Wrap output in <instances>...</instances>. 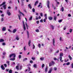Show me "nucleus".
I'll list each match as a JSON object with an SVG mask.
<instances>
[{
    "mask_svg": "<svg viewBox=\"0 0 73 73\" xmlns=\"http://www.w3.org/2000/svg\"><path fill=\"white\" fill-rule=\"evenodd\" d=\"M19 69L20 70H21V69H22V65L20 66L19 68Z\"/></svg>",
    "mask_w": 73,
    "mask_h": 73,
    "instance_id": "obj_43",
    "label": "nucleus"
},
{
    "mask_svg": "<svg viewBox=\"0 0 73 73\" xmlns=\"http://www.w3.org/2000/svg\"><path fill=\"white\" fill-rule=\"evenodd\" d=\"M19 13H20V14H21L23 16H24V15L23 13H22L21 12V11H20L19 10Z\"/></svg>",
    "mask_w": 73,
    "mask_h": 73,
    "instance_id": "obj_20",
    "label": "nucleus"
},
{
    "mask_svg": "<svg viewBox=\"0 0 73 73\" xmlns=\"http://www.w3.org/2000/svg\"><path fill=\"white\" fill-rule=\"evenodd\" d=\"M39 5L38 6V7H40L41 6V3H39Z\"/></svg>",
    "mask_w": 73,
    "mask_h": 73,
    "instance_id": "obj_42",
    "label": "nucleus"
},
{
    "mask_svg": "<svg viewBox=\"0 0 73 73\" xmlns=\"http://www.w3.org/2000/svg\"><path fill=\"white\" fill-rule=\"evenodd\" d=\"M31 40H30L28 42V45H29V46H31Z\"/></svg>",
    "mask_w": 73,
    "mask_h": 73,
    "instance_id": "obj_23",
    "label": "nucleus"
},
{
    "mask_svg": "<svg viewBox=\"0 0 73 73\" xmlns=\"http://www.w3.org/2000/svg\"><path fill=\"white\" fill-rule=\"evenodd\" d=\"M31 59H32V60H35V58L32 57L31 58Z\"/></svg>",
    "mask_w": 73,
    "mask_h": 73,
    "instance_id": "obj_53",
    "label": "nucleus"
},
{
    "mask_svg": "<svg viewBox=\"0 0 73 73\" xmlns=\"http://www.w3.org/2000/svg\"><path fill=\"white\" fill-rule=\"evenodd\" d=\"M19 58H21V55H19Z\"/></svg>",
    "mask_w": 73,
    "mask_h": 73,
    "instance_id": "obj_54",
    "label": "nucleus"
},
{
    "mask_svg": "<svg viewBox=\"0 0 73 73\" xmlns=\"http://www.w3.org/2000/svg\"><path fill=\"white\" fill-rule=\"evenodd\" d=\"M68 17H71V15L69 14L68 15Z\"/></svg>",
    "mask_w": 73,
    "mask_h": 73,
    "instance_id": "obj_62",
    "label": "nucleus"
},
{
    "mask_svg": "<svg viewBox=\"0 0 73 73\" xmlns=\"http://www.w3.org/2000/svg\"><path fill=\"white\" fill-rule=\"evenodd\" d=\"M35 31L36 32H39V30L38 29H36V30Z\"/></svg>",
    "mask_w": 73,
    "mask_h": 73,
    "instance_id": "obj_40",
    "label": "nucleus"
},
{
    "mask_svg": "<svg viewBox=\"0 0 73 73\" xmlns=\"http://www.w3.org/2000/svg\"><path fill=\"white\" fill-rule=\"evenodd\" d=\"M38 1H36L35 3V5H37V4H38Z\"/></svg>",
    "mask_w": 73,
    "mask_h": 73,
    "instance_id": "obj_33",
    "label": "nucleus"
},
{
    "mask_svg": "<svg viewBox=\"0 0 73 73\" xmlns=\"http://www.w3.org/2000/svg\"><path fill=\"white\" fill-rule=\"evenodd\" d=\"M32 20V17L31 16L30 17L29 19V21H31Z\"/></svg>",
    "mask_w": 73,
    "mask_h": 73,
    "instance_id": "obj_30",
    "label": "nucleus"
},
{
    "mask_svg": "<svg viewBox=\"0 0 73 73\" xmlns=\"http://www.w3.org/2000/svg\"><path fill=\"white\" fill-rule=\"evenodd\" d=\"M4 9H6V5H3V6Z\"/></svg>",
    "mask_w": 73,
    "mask_h": 73,
    "instance_id": "obj_21",
    "label": "nucleus"
},
{
    "mask_svg": "<svg viewBox=\"0 0 73 73\" xmlns=\"http://www.w3.org/2000/svg\"><path fill=\"white\" fill-rule=\"evenodd\" d=\"M57 68L56 67H54V70L55 71H56V70H57Z\"/></svg>",
    "mask_w": 73,
    "mask_h": 73,
    "instance_id": "obj_35",
    "label": "nucleus"
},
{
    "mask_svg": "<svg viewBox=\"0 0 73 73\" xmlns=\"http://www.w3.org/2000/svg\"><path fill=\"white\" fill-rule=\"evenodd\" d=\"M7 14L8 16H11V12H9V11L8 10L7 11Z\"/></svg>",
    "mask_w": 73,
    "mask_h": 73,
    "instance_id": "obj_3",
    "label": "nucleus"
},
{
    "mask_svg": "<svg viewBox=\"0 0 73 73\" xmlns=\"http://www.w3.org/2000/svg\"><path fill=\"white\" fill-rule=\"evenodd\" d=\"M50 27L52 29V30H53V29H54V27L53 26V25H51L50 26Z\"/></svg>",
    "mask_w": 73,
    "mask_h": 73,
    "instance_id": "obj_12",
    "label": "nucleus"
},
{
    "mask_svg": "<svg viewBox=\"0 0 73 73\" xmlns=\"http://www.w3.org/2000/svg\"><path fill=\"white\" fill-rule=\"evenodd\" d=\"M52 19L53 18H52V17H49L48 18V19H49V20H52Z\"/></svg>",
    "mask_w": 73,
    "mask_h": 73,
    "instance_id": "obj_11",
    "label": "nucleus"
},
{
    "mask_svg": "<svg viewBox=\"0 0 73 73\" xmlns=\"http://www.w3.org/2000/svg\"><path fill=\"white\" fill-rule=\"evenodd\" d=\"M48 66H46L45 69V72H47V70H48Z\"/></svg>",
    "mask_w": 73,
    "mask_h": 73,
    "instance_id": "obj_18",
    "label": "nucleus"
},
{
    "mask_svg": "<svg viewBox=\"0 0 73 73\" xmlns=\"http://www.w3.org/2000/svg\"><path fill=\"white\" fill-rule=\"evenodd\" d=\"M6 2H4L2 4H1L2 5H5V4Z\"/></svg>",
    "mask_w": 73,
    "mask_h": 73,
    "instance_id": "obj_39",
    "label": "nucleus"
},
{
    "mask_svg": "<svg viewBox=\"0 0 73 73\" xmlns=\"http://www.w3.org/2000/svg\"><path fill=\"white\" fill-rule=\"evenodd\" d=\"M9 73H12V71L11 70H10L9 71Z\"/></svg>",
    "mask_w": 73,
    "mask_h": 73,
    "instance_id": "obj_38",
    "label": "nucleus"
},
{
    "mask_svg": "<svg viewBox=\"0 0 73 73\" xmlns=\"http://www.w3.org/2000/svg\"><path fill=\"white\" fill-rule=\"evenodd\" d=\"M25 25H26L27 29H28V27H29V26L27 24V23H25Z\"/></svg>",
    "mask_w": 73,
    "mask_h": 73,
    "instance_id": "obj_15",
    "label": "nucleus"
},
{
    "mask_svg": "<svg viewBox=\"0 0 73 73\" xmlns=\"http://www.w3.org/2000/svg\"><path fill=\"white\" fill-rule=\"evenodd\" d=\"M4 40L3 39L1 38L0 39V42H4Z\"/></svg>",
    "mask_w": 73,
    "mask_h": 73,
    "instance_id": "obj_17",
    "label": "nucleus"
},
{
    "mask_svg": "<svg viewBox=\"0 0 73 73\" xmlns=\"http://www.w3.org/2000/svg\"><path fill=\"white\" fill-rule=\"evenodd\" d=\"M18 16L19 20H21V15H20L18 14Z\"/></svg>",
    "mask_w": 73,
    "mask_h": 73,
    "instance_id": "obj_22",
    "label": "nucleus"
},
{
    "mask_svg": "<svg viewBox=\"0 0 73 73\" xmlns=\"http://www.w3.org/2000/svg\"><path fill=\"white\" fill-rule=\"evenodd\" d=\"M26 60H27V58H25L23 59V61H26Z\"/></svg>",
    "mask_w": 73,
    "mask_h": 73,
    "instance_id": "obj_34",
    "label": "nucleus"
},
{
    "mask_svg": "<svg viewBox=\"0 0 73 73\" xmlns=\"http://www.w3.org/2000/svg\"><path fill=\"white\" fill-rule=\"evenodd\" d=\"M62 20H63L62 19H60L58 21V22H59V23H61V22L62 21Z\"/></svg>",
    "mask_w": 73,
    "mask_h": 73,
    "instance_id": "obj_31",
    "label": "nucleus"
},
{
    "mask_svg": "<svg viewBox=\"0 0 73 73\" xmlns=\"http://www.w3.org/2000/svg\"><path fill=\"white\" fill-rule=\"evenodd\" d=\"M68 57L69 58H70V60H72V57H71V56H70V55H68Z\"/></svg>",
    "mask_w": 73,
    "mask_h": 73,
    "instance_id": "obj_14",
    "label": "nucleus"
},
{
    "mask_svg": "<svg viewBox=\"0 0 73 73\" xmlns=\"http://www.w3.org/2000/svg\"><path fill=\"white\" fill-rule=\"evenodd\" d=\"M23 27L24 31H25L26 30V27H25V25H23Z\"/></svg>",
    "mask_w": 73,
    "mask_h": 73,
    "instance_id": "obj_24",
    "label": "nucleus"
},
{
    "mask_svg": "<svg viewBox=\"0 0 73 73\" xmlns=\"http://www.w3.org/2000/svg\"><path fill=\"white\" fill-rule=\"evenodd\" d=\"M53 44H54V43H55V42L54 41V39H53Z\"/></svg>",
    "mask_w": 73,
    "mask_h": 73,
    "instance_id": "obj_58",
    "label": "nucleus"
},
{
    "mask_svg": "<svg viewBox=\"0 0 73 73\" xmlns=\"http://www.w3.org/2000/svg\"><path fill=\"white\" fill-rule=\"evenodd\" d=\"M32 11H33V13L35 12V8H33V9Z\"/></svg>",
    "mask_w": 73,
    "mask_h": 73,
    "instance_id": "obj_36",
    "label": "nucleus"
},
{
    "mask_svg": "<svg viewBox=\"0 0 73 73\" xmlns=\"http://www.w3.org/2000/svg\"><path fill=\"white\" fill-rule=\"evenodd\" d=\"M35 48V45L33 44V49H34Z\"/></svg>",
    "mask_w": 73,
    "mask_h": 73,
    "instance_id": "obj_55",
    "label": "nucleus"
},
{
    "mask_svg": "<svg viewBox=\"0 0 73 73\" xmlns=\"http://www.w3.org/2000/svg\"><path fill=\"white\" fill-rule=\"evenodd\" d=\"M44 16H45V18H47V16L46 14H45L44 15Z\"/></svg>",
    "mask_w": 73,
    "mask_h": 73,
    "instance_id": "obj_47",
    "label": "nucleus"
},
{
    "mask_svg": "<svg viewBox=\"0 0 73 73\" xmlns=\"http://www.w3.org/2000/svg\"><path fill=\"white\" fill-rule=\"evenodd\" d=\"M8 2L9 4H11L12 3V1H9Z\"/></svg>",
    "mask_w": 73,
    "mask_h": 73,
    "instance_id": "obj_51",
    "label": "nucleus"
},
{
    "mask_svg": "<svg viewBox=\"0 0 73 73\" xmlns=\"http://www.w3.org/2000/svg\"><path fill=\"white\" fill-rule=\"evenodd\" d=\"M54 64V62H52L49 64V66H51L53 65Z\"/></svg>",
    "mask_w": 73,
    "mask_h": 73,
    "instance_id": "obj_4",
    "label": "nucleus"
},
{
    "mask_svg": "<svg viewBox=\"0 0 73 73\" xmlns=\"http://www.w3.org/2000/svg\"><path fill=\"white\" fill-rule=\"evenodd\" d=\"M3 45H5L6 44L5 42H3L2 43Z\"/></svg>",
    "mask_w": 73,
    "mask_h": 73,
    "instance_id": "obj_57",
    "label": "nucleus"
},
{
    "mask_svg": "<svg viewBox=\"0 0 73 73\" xmlns=\"http://www.w3.org/2000/svg\"><path fill=\"white\" fill-rule=\"evenodd\" d=\"M36 20H38V17L37 16H36Z\"/></svg>",
    "mask_w": 73,
    "mask_h": 73,
    "instance_id": "obj_61",
    "label": "nucleus"
},
{
    "mask_svg": "<svg viewBox=\"0 0 73 73\" xmlns=\"http://www.w3.org/2000/svg\"><path fill=\"white\" fill-rule=\"evenodd\" d=\"M3 55H5L6 54V53L5 52H3Z\"/></svg>",
    "mask_w": 73,
    "mask_h": 73,
    "instance_id": "obj_44",
    "label": "nucleus"
},
{
    "mask_svg": "<svg viewBox=\"0 0 73 73\" xmlns=\"http://www.w3.org/2000/svg\"><path fill=\"white\" fill-rule=\"evenodd\" d=\"M12 57H14V58H15V57H16V55H15V54H13L9 55L10 58H11Z\"/></svg>",
    "mask_w": 73,
    "mask_h": 73,
    "instance_id": "obj_2",
    "label": "nucleus"
},
{
    "mask_svg": "<svg viewBox=\"0 0 73 73\" xmlns=\"http://www.w3.org/2000/svg\"><path fill=\"white\" fill-rule=\"evenodd\" d=\"M16 39L17 40H19V36L17 35L16 36Z\"/></svg>",
    "mask_w": 73,
    "mask_h": 73,
    "instance_id": "obj_16",
    "label": "nucleus"
},
{
    "mask_svg": "<svg viewBox=\"0 0 73 73\" xmlns=\"http://www.w3.org/2000/svg\"><path fill=\"white\" fill-rule=\"evenodd\" d=\"M30 63H32L33 62V61L32 60H30Z\"/></svg>",
    "mask_w": 73,
    "mask_h": 73,
    "instance_id": "obj_63",
    "label": "nucleus"
},
{
    "mask_svg": "<svg viewBox=\"0 0 73 73\" xmlns=\"http://www.w3.org/2000/svg\"><path fill=\"white\" fill-rule=\"evenodd\" d=\"M47 20V18H45V19H44L43 20V21L44 23H45L46 22V21Z\"/></svg>",
    "mask_w": 73,
    "mask_h": 73,
    "instance_id": "obj_28",
    "label": "nucleus"
},
{
    "mask_svg": "<svg viewBox=\"0 0 73 73\" xmlns=\"http://www.w3.org/2000/svg\"><path fill=\"white\" fill-rule=\"evenodd\" d=\"M16 32V29H15L13 30V33H15V32Z\"/></svg>",
    "mask_w": 73,
    "mask_h": 73,
    "instance_id": "obj_26",
    "label": "nucleus"
},
{
    "mask_svg": "<svg viewBox=\"0 0 73 73\" xmlns=\"http://www.w3.org/2000/svg\"><path fill=\"white\" fill-rule=\"evenodd\" d=\"M49 4H50L49 1L48 0L47 1V7H48V8L49 9V8H50V7H49Z\"/></svg>",
    "mask_w": 73,
    "mask_h": 73,
    "instance_id": "obj_5",
    "label": "nucleus"
},
{
    "mask_svg": "<svg viewBox=\"0 0 73 73\" xmlns=\"http://www.w3.org/2000/svg\"><path fill=\"white\" fill-rule=\"evenodd\" d=\"M26 48V47L25 46L24 47V50H27V49L26 48Z\"/></svg>",
    "mask_w": 73,
    "mask_h": 73,
    "instance_id": "obj_56",
    "label": "nucleus"
},
{
    "mask_svg": "<svg viewBox=\"0 0 73 73\" xmlns=\"http://www.w3.org/2000/svg\"><path fill=\"white\" fill-rule=\"evenodd\" d=\"M60 41H62V38L61 37H60L59 39Z\"/></svg>",
    "mask_w": 73,
    "mask_h": 73,
    "instance_id": "obj_49",
    "label": "nucleus"
},
{
    "mask_svg": "<svg viewBox=\"0 0 73 73\" xmlns=\"http://www.w3.org/2000/svg\"><path fill=\"white\" fill-rule=\"evenodd\" d=\"M54 20H55V21H56V20L57 19V17L56 16H54Z\"/></svg>",
    "mask_w": 73,
    "mask_h": 73,
    "instance_id": "obj_29",
    "label": "nucleus"
},
{
    "mask_svg": "<svg viewBox=\"0 0 73 73\" xmlns=\"http://www.w3.org/2000/svg\"><path fill=\"white\" fill-rule=\"evenodd\" d=\"M40 61H44V57H41L40 58Z\"/></svg>",
    "mask_w": 73,
    "mask_h": 73,
    "instance_id": "obj_9",
    "label": "nucleus"
},
{
    "mask_svg": "<svg viewBox=\"0 0 73 73\" xmlns=\"http://www.w3.org/2000/svg\"><path fill=\"white\" fill-rule=\"evenodd\" d=\"M2 31H6V28L5 27H3Z\"/></svg>",
    "mask_w": 73,
    "mask_h": 73,
    "instance_id": "obj_8",
    "label": "nucleus"
},
{
    "mask_svg": "<svg viewBox=\"0 0 73 73\" xmlns=\"http://www.w3.org/2000/svg\"><path fill=\"white\" fill-rule=\"evenodd\" d=\"M44 66H45V65H44V64H43L42 66V68H44Z\"/></svg>",
    "mask_w": 73,
    "mask_h": 73,
    "instance_id": "obj_50",
    "label": "nucleus"
},
{
    "mask_svg": "<svg viewBox=\"0 0 73 73\" xmlns=\"http://www.w3.org/2000/svg\"><path fill=\"white\" fill-rule=\"evenodd\" d=\"M16 68L18 70H19V66H16Z\"/></svg>",
    "mask_w": 73,
    "mask_h": 73,
    "instance_id": "obj_32",
    "label": "nucleus"
},
{
    "mask_svg": "<svg viewBox=\"0 0 73 73\" xmlns=\"http://www.w3.org/2000/svg\"><path fill=\"white\" fill-rule=\"evenodd\" d=\"M1 68L2 69V70H5V68L4 67V66H3V65H2L1 66Z\"/></svg>",
    "mask_w": 73,
    "mask_h": 73,
    "instance_id": "obj_13",
    "label": "nucleus"
},
{
    "mask_svg": "<svg viewBox=\"0 0 73 73\" xmlns=\"http://www.w3.org/2000/svg\"><path fill=\"white\" fill-rule=\"evenodd\" d=\"M40 15L42 17V16H43V15H42V13H40Z\"/></svg>",
    "mask_w": 73,
    "mask_h": 73,
    "instance_id": "obj_48",
    "label": "nucleus"
},
{
    "mask_svg": "<svg viewBox=\"0 0 73 73\" xmlns=\"http://www.w3.org/2000/svg\"><path fill=\"white\" fill-rule=\"evenodd\" d=\"M33 67L34 68H36L37 67V65H36V64H34L33 65Z\"/></svg>",
    "mask_w": 73,
    "mask_h": 73,
    "instance_id": "obj_41",
    "label": "nucleus"
},
{
    "mask_svg": "<svg viewBox=\"0 0 73 73\" xmlns=\"http://www.w3.org/2000/svg\"><path fill=\"white\" fill-rule=\"evenodd\" d=\"M53 70V68H50L49 69V70L48 71V73H51V72Z\"/></svg>",
    "mask_w": 73,
    "mask_h": 73,
    "instance_id": "obj_6",
    "label": "nucleus"
},
{
    "mask_svg": "<svg viewBox=\"0 0 73 73\" xmlns=\"http://www.w3.org/2000/svg\"><path fill=\"white\" fill-rule=\"evenodd\" d=\"M38 47H39V48H41V44H38Z\"/></svg>",
    "mask_w": 73,
    "mask_h": 73,
    "instance_id": "obj_37",
    "label": "nucleus"
},
{
    "mask_svg": "<svg viewBox=\"0 0 73 73\" xmlns=\"http://www.w3.org/2000/svg\"><path fill=\"white\" fill-rule=\"evenodd\" d=\"M27 37L28 38H29V32L28 30L27 31Z\"/></svg>",
    "mask_w": 73,
    "mask_h": 73,
    "instance_id": "obj_7",
    "label": "nucleus"
},
{
    "mask_svg": "<svg viewBox=\"0 0 73 73\" xmlns=\"http://www.w3.org/2000/svg\"><path fill=\"white\" fill-rule=\"evenodd\" d=\"M6 62L8 66H9V65H10V64H9V63H10V61H7Z\"/></svg>",
    "mask_w": 73,
    "mask_h": 73,
    "instance_id": "obj_10",
    "label": "nucleus"
},
{
    "mask_svg": "<svg viewBox=\"0 0 73 73\" xmlns=\"http://www.w3.org/2000/svg\"><path fill=\"white\" fill-rule=\"evenodd\" d=\"M71 65H72V68H73V63H72Z\"/></svg>",
    "mask_w": 73,
    "mask_h": 73,
    "instance_id": "obj_64",
    "label": "nucleus"
},
{
    "mask_svg": "<svg viewBox=\"0 0 73 73\" xmlns=\"http://www.w3.org/2000/svg\"><path fill=\"white\" fill-rule=\"evenodd\" d=\"M1 21H4V19L3 18H2Z\"/></svg>",
    "mask_w": 73,
    "mask_h": 73,
    "instance_id": "obj_59",
    "label": "nucleus"
},
{
    "mask_svg": "<svg viewBox=\"0 0 73 73\" xmlns=\"http://www.w3.org/2000/svg\"><path fill=\"white\" fill-rule=\"evenodd\" d=\"M40 22L41 23H42L43 22V20H42V19L40 20Z\"/></svg>",
    "mask_w": 73,
    "mask_h": 73,
    "instance_id": "obj_60",
    "label": "nucleus"
},
{
    "mask_svg": "<svg viewBox=\"0 0 73 73\" xmlns=\"http://www.w3.org/2000/svg\"><path fill=\"white\" fill-rule=\"evenodd\" d=\"M9 69H7L5 70V71L7 72H8L9 71Z\"/></svg>",
    "mask_w": 73,
    "mask_h": 73,
    "instance_id": "obj_46",
    "label": "nucleus"
},
{
    "mask_svg": "<svg viewBox=\"0 0 73 73\" xmlns=\"http://www.w3.org/2000/svg\"><path fill=\"white\" fill-rule=\"evenodd\" d=\"M61 11H62V12L64 11V7H62L61 9L60 10Z\"/></svg>",
    "mask_w": 73,
    "mask_h": 73,
    "instance_id": "obj_27",
    "label": "nucleus"
},
{
    "mask_svg": "<svg viewBox=\"0 0 73 73\" xmlns=\"http://www.w3.org/2000/svg\"><path fill=\"white\" fill-rule=\"evenodd\" d=\"M70 64V62H68L66 64V65H69Z\"/></svg>",
    "mask_w": 73,
    "mask_h": 73,
    "instance_id": "obj_45",
    "label": "nucleus"
},
{
    "mask_svg": "<svg viewBox=\"0 0 73 73\" xmlns=\"http://www.w3.org/2000/svg\"><path fill=\"white\" fill-rule=\"evenodd\" d=\"M10 60L11 61H14V60H15V58H10Z\"/></svg>",
    "mask_w": 73,
    "mask_h": 73,
    "instance_id": "obj_19",
    "label": "nucleus"
},
{
    "mask_svg": "<svg viewBox=\"0 0 73 73\" xmlns=\"http://www.w3.org/2000/svg\"><path fill=\"white\" fill-rule=\"evenodd\" d=\"M63 53H62V52H61L60 54V61H61L62 62H63L64 61L63 60H62V58L61 57V56H63Z\"/></svg>",
    "mask_w": 73,
    "mask_h": 73,
    "instance_id": "obj_1",
    "label": "nucleus"
},
{
    "mask_svg": "<svg viewBox=\"0 0 73 73\" xmlns=\"http://www.w3.org/2000/svg\"><path fill=\"white\" fill-rule=\"evenodd\" d=\"M4 66H5V68L7 67V64H4Z\"/></svg>",
    "mask_w": 73,
    "mask_h": 73,
    "instance_id": "obj_52",
    "label": "nucleus"
},
{
    "mask_svg": "<svg viewBox=\"0 0 73 73\" xmlns=\"http://www.w3.org/2000/svg\"><path fill=\"white\" fill-rule=\"evenodd\" d=\"M28 7L29 8H30V9H32V6H31V5L30 4H29Z\"/></svg>",
    "mask_w": 73,
    "mask_h": 73,
    "instance_id": "obj_25",
    "label": "nucleus"
}]
</instances>
